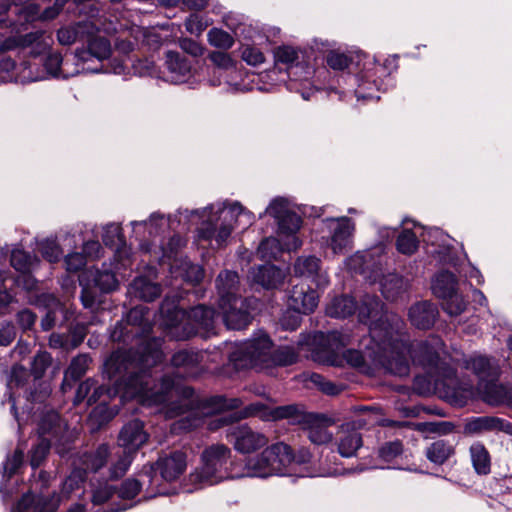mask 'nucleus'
Listing matches in <instances>:
<instances>
[{"instance_id": "1", "label": "nucleus", "mask_w": 512, "mask_h": 512, "mask_svg": "<svg viewBox=\"0 0 512 512\" xmlns=\"http://www.w3.org/2000/svg\"><path fill=\"white\" fill-rule=\"evenodd\" d=\"M163 340L159 337L141 339L137 349L114 351L104 363L105 373L116 388L96 384L92 387L87 405H107L117 390L131 396H141L148 404H163L174 387L173 378L163 375L159 381L152 369L162 361Z\"/></svg>"}, {"instance_id": "2", "label": "nucleus", "mask_w": 512, "mask_h": 512, "mask_svg": "<svg viewBox=\"0 0 512 512\" xmlns=\"http://www.w3.org/2000/svg\"><path fill=\"white\" fill-rule=\"evenodd\" d=\"M388 343L384 340L370 342L368 336H364L359 343L360 349L344 350L348 344V335L339 331H317L310 341L312 358L316 362L338 366L343 359L366 374L373 373L374 368H383L394 376H408L410 367L406 357L407 346L396 349Z\"/></svg>"}, {"instance_id": "3", "label": "nucleus", "mask_w": 512, "mask_h": 512, "mask_svg": "<svg viewBox=\"0 0 512 512\" xmlns=\"http://www.w3.org/2000/svg\"><path fill=\"white\" fill-rule=\"evenodd\" d=\"M174 387L168 395L167 404L174 390L178 391L175 380ZM181 400L173 402L167 411L169 417L180 416L172 426L174 433H186L200 427L204 422V416L219 413L223 410L237 409L242 405L239 398H227L224 395L200 396L192 387H182L180 391ZM164 405V403L162 404Z\"/></svg>"}, {"instance_id": "4", "label": "nucleus", "mask_w": 512, "mask_h": 512, "mask_svg": "<svg viewBox=\"0 0 512 512\" xmlns=\"http://www.w3.org/2000/svg\"><path fill=\"white\" fill-rule=\"evenodd\" d=\"M181 299L179 293L172 292L161 302L160 315L167 336L184 341L214 329L215 309L200 304L186 311L180 306Z\"/></svg>"}, {"instance_id": "5", "label": "nucleus", "mask_w": 512, "mask_h": 512, "mask_svg": "<svg viewBox=\"0 0 512 512\" xmlns=\"http://www.w3.org/2000/svg\"><path fill=\"white\" fill-rule=\"evenodd\" d=\"M207 217L198 229L201 240L215 241L216 247L223 246L235 227H249L255 220L252 212L246 210L239 202L211 204L203 209L190 211V216Z\"/></svg>"}, {"instance_id": "6", "label": "nucleus", "mask_w": 512, "mask_h": 512, "mask_svg": "<svg viewBox=\"0 0 512 512\" xmlns=\"http://www.w3.org/2000/svg\"><path fill=\"white\" fill-rule=\"evenodd\" d=\"M272 349V342L267 334H260L238 346L230 353L229 362L235 370L249 368L265 369L271 366H289L297 362L298 355L293 348L280 347Z\"/></svg>"}, {"instance_id": "7", "label": "nucleus", "mask_w": 512, "mask_h": 512, "mask_svg": "<svg viewBox=\"0 0 512 512\" xmlns=\"http://www.w3.org/2000/svg\"><path fill=\"white\" fill-rule=\"evenodd\" d=\"M242 477L241 462L232 457L228 446L217 443L202 451L201 466L190 473L189 482L195 489H199L227 479Z\"/></svg>"}, {"instance_id": "8", "label": "nucleus", "mask_w": 512, "mask_h": 512, "mask_svg": "<svg viewBox=\"0 0 512 512\" xmlns=\"http://www.w3.org/2000/svg\"><path fill=\"white\" fill-rule=\"evenodd\" d=\"M359 321L369 326L368 340L388 341V345L403 349L401 341L404 321L395 313L384 311V304L377 296L366 295L358 307Z\"/></svg>"}, {"instance_id": "9", "label": "nucleus", "mask_w": 512, "mask_h": 512, "mask_svg": "<svg viewBox=\"0 0 512 512\" xmlns=\"http://www.w3.org/2000/svg\"><path fill=\"white\" fill-rule=\"evenodd\" d=\"M234 415L219 416L209 423V428L215 430L226 427V439L234 449L241 454H250L263 448L268 438L260 432L254 431L247 424H234Z\"/></svg>"}, {"instance_id": "10", "label": "nucleus", "mask_w": 512, "mask_h": 512, "mask_svg": "<svg viewBox=\"0 0 512 512\" xmlns=\"http://www.w3.org/2000/svg\"><path fill=\"white\" fill-rule=\"evenodd\" d=\"M82 42L86 43V47L76 49L74 55L77 67H80V71L91 73L103 71V61L112 53L109 39L99 35V29L93 22V30L85 35Z\"/></svg>"}, {"instance_id": "11", "label": "nucleus", "mask_w": 512, "mask_h": 512, "mask_svg": "<svg viewBox=\"0 0 512 512\" xmlns=\"http://www.w3.org/2000/svg\"><path fill=\"white\" fill-rule=\"evenodd\" d=\"M265 213L277 221L279 236L287 238L288 241L284 244L285 248L288 251L297 250L302 245L296 236L302 224L301 217L288 208V203L284 198H275L271 201Z\"/></svg>"}, {"instance_id": "12", "label": "nucleus", "mask_w": 512, "mask_h": 512, "mask_svg": "<svg viewBox=\"0 0 512 512\" xmlns=\"http://www.w3.org/2000/svg\"><path fill=\"white\" fill-rule=\"evenodd\" d=\"M92 283L84 285L83 280L80 279L82 286L80 299L85 308L95 310L101 303L102 294L115 290L118 280L111 270L104 268L93 273Z\"/></svg>"}, {"instance_id": "13", "label": "nucleus", "mask_w": 512, "mask_h": 512, "mask_svg": "<svg viewBox=\"0 0 512 512\" xmlns=\"http://www.w3.org/2000/svg\"><path fill=\"white\" fill-rule=\"evenodd\" d=\"M401 341L408 349L406 354L407 360L411 357L414 362L421 365L429 374L442 372L444 378H452L455 375L454 369L441 361L439 353L427 341L419 343L413 351L406 342L402 339ZM408 362L410 363V361Z\"/></svg>"}, {"instance_id": "14", "label": "nucleus", "mask_w": 512, "mask_h": 512, "mask_svg": "<svg viewBox=\"0 0 512 512\" xmlns=\"http://www.w3.org/2000/svg\"><path fill=\"white\" fill-rule=\"evenodd\" d=\"M144 486H147L149 497L162 494V491L158 488L159 479L155 475L154 465L144 466L138 474V478H128L123 481L120 487L116 488V493L121 500H131L138 495Z\"/></svg>"}, {"instance_id": "15", "label": "nucleus", "mask_w": 512, "mask_h": 512, "mask_svg": "<svg viewBox=\"0 0 512 512\" xmlns=\"http://www.w3.org/2000/svg\"><path fill=\"white\" fill-rule=\"evenodd\" d=\"M328 227L331 232L330 247L335 254H345L352 249L355 223L349 217L328 218Z\"/></svg>"}, {"instance_id": "16", "label": "nucleus", "mask_w": 512, "mask_h": 512, "mask_svg": "<svg viewBox=\"0 0 512 512\" xmlns=\"http://www.w3.org/2000/svg\"><path fill=\"white\" fill-rule=\"evenodd\" d=\"M218 295V307H227L230 303L241 302L242 286L237 272L231 270L221 271L215 280Z\"/></svg>"}, {"instance_id": "17", "label": "nucleus", "mask_w": 512, "mask_h": 512, "mask_svg": "<svg viewBox=\"0 0 512 512\" xmlns=\"http://www.w3.org/2000/svg\"><path fill=\"white\" fill-rule=\"evenodd\" d=\"M257 300L244 298L241 302H234L227 307H218L223 315V321L228 329L241 330L246 328L252 320L250 309H254Z\"/></svg>"}, {"instance_id": "18", "label": "nucleus", "mask_w": 512, "mask_h": 512, "mask_svg": "<svg viewBox=\"0 0 512 512\" xmlns=\"http://www.w3.org/2000/svg\"><path fill=\"white\" fill-rule=\"evenodd\" d=\"M154 470L159 471L161 478L167 482L178 479L186 470L187 467V454L182 450H171L163 452L157 462L155 463Z\"/></svg>"}, {"instance_id": "19", "label": "nucleus", "mask_w": 512, "mask_h": 512, "mask_svg": "<svg viewBox=\"0 0 512 512\" xmlns=\"http://www.w3.org/2000/svg\"><path fill=\"white\" fill-rule=\"evenodd\" d=\"M317 291L304 283L296 284L288 293V307L297 313H312L318 305Z\"/></svg>"}, {"instance_id": "20", "label": "nucleus", "mask_w": 512, "mask_h": 512, "mask_svg": "<svg viewBox=\"0 0 512 512\" xmlns=\"http://www.w3.org/2000/svg\"><path fill=\"white\" fill-rule=\"evenodd\" d=\"M320 264L321 260L316 256H300L294 263V274L311 279L318 289H323L329 284V279L327 274L321 271Z\"/></svg>"}, {"instance_id": "21", "label": "nucleus", "mask_w": 512, "mask_h": 512, "mask_svg": "<svg viewBox=\"0 0 512 512\" xmlns=\"http://www.w3.org/2000/svg\"><path fill=\"white\" fill-rule=\"evenodd\" d=\"M148 433L144 430V423L135 419L123 426L119 433L118 444L124 450L135 454L148 440Z\"/></svg>"}, {"instance_id": "22", "label": "nucleus", "mask_w": 512, "mask_h": 512, "mask_svg": "<svg viewBox=\"0 0 512 512\" xmlns=\"http://www.w3.org/2000/svg\"><path fill=\"white\" fill-rule=\"evenodd\" d=\"M58 499L54 495H35L27 492L17 501L14 512H56Z\"/></svg>"}, {"instance_id": "23", "label": "nucleus", "mask_w": 512, "mask_h": 512, "mask_svg": "<svg viewBox=\"0 0 512 512\" xmlns=\"http://www.w3.org/2000/svg\"><path fill=\"white\" fill-rule=\"evenodd\" d=\"M439 316L437 306L430 301H420L409 308L408 317L411 324L420 330L432 328Z\"/></svg>"}, {"instance_id": "24", "label": "nucleus", "mask_w": 512, "mask_h": 512, "mask_svg": "<svg viewBox=\"0 0 512 512\" xmlns=\"http://www.w3.org/2000/svg\"><path fill=\"white\" fill-rule=\"evenodd\" d=\"M302 421L309 424L307 437L313 444L322 445L332 440V434L327 430V426L332 424V420L326 415L307 413L302 417Z\"/></svg>"}, {"instance_id": "25", "label": "nucleus", "mask_w": 512, "mask_h": 512, "mask_svg": "<svg viewBox=\"0 0 512 512\" xmlns=\"http://www.w3.org/2000/svg\"><path fill=\"white\" fill-rule=\"evenodd\" d=\"M203 355L192 349H182L171 357V365L182 377H194L198 374Z\"/></svg>"}, {"instance_id": "26", "label": "nucleus", "mask_w": 512, "mask_h": 512, "mask_svg": "<svg viewBox=\"0 0 512 512\" xmlns=\"http://www.w3.org/2000/svg\"><path fill=\"white\" fill-rule=\"evenodd\" d=\"M38 433L40 439H49L53 444L61 442L66 434V426L60 414L53 410L44 413L38 424Z\"/></svg>"}, {"instance_id": "27", "label": "nucleus", "mask_w": 512, "mask_h": 512, "mask_svg": "<svg viewBox=\"0 0 512 512\" xmlns=\"http://www.w3.org/2000/svg\"><path fill=\"white\" fill-rule=\"evenodd\" d=\"M165 65L169 73L166 80L172 83H183L191 75V62L180 52L167 51Z\"/></svg>"}, {"instance_id": "28", "label": "nucleus", "mask_w": 512, "mask_h": 512, "mask_svg": "<svg viewBox=\"0 0 512 512\" xmlns=\"http://www.w3.org/2000/svg\"><path fill=\"white\" fill-rule=\"evenodd\" d=\"M338 453L344 458H350L357 455V451L363 446L362 434L351 427L349 423L341 426L337 440Z\"/></svg>"}, {"instance_id": "29", "label": "nucleus", "mask_w": 512, "mask_h": 512, "mask_svg": "<svg viewBox=\"0 0 512 512\" xmlns=\"http://www.w3.org/2000/svg\"><path fill=\"white\" fill-rule=\"evenodd\" d=\"M465 430L473 434L484 431H500L512 436V423L496 416H479L472 418L466 424Z\"/></svg>"}, {"instance_id": "30", "label": "nucleus", "mask_w": 512, "mask_h": 512, "mask_svg": "<svg viewBox=\"0 0 512 512\" xmlns=\"http://www.w3.org/2000/svg\"><path fill=\"white\" fill-rule=\"evenodd\" d=\"M272 451L265 448L260 454L250 457L246 460L245 464H241L243 470V477H260L267 478L275 475V469L272 467L271 455Z\"/></svg>"}, {"instance_id": "31", "label": "nucleus", "mask_w": 512, "mask_h": 512, "mask_svg": "<svg viewBox=\"0 0 512 512\" xmlns=\"http://www.w3.org/2000/svg\"><path fill=\"white\" fill-rule=\"evenodd\" d=\"M90 363L91 357L88 354H79L71 360L70 365L64 372L61 384L63 393L71 390L75 383L85 375Z\"/></svg>"}, {"instance_id": "32", "label": "nucleus", "mask_w": 512, "mask_h": 512, "mask_svg": "<svg viewBox=\"0 0 512 512\" xmlns=\"http://www.w3.org/2000/svg\"><path fill=\"white\" fill-rule=\"evenodd\" d=\"M128 293L145 302H151L161 295L162 288L160 284L140 276L130 283Z\"/></svg>"}, {"instance_id": "33", "label": "nucleus", "mask_w": 512, "mask_h": 512, "mask_svg": "<svg viewBox=\"0 0 512 512\" xmlns=\"http://www.w3.org/2000/svg\"><path fill=\"white\" fill-rule=\"evenodd\" d=\"M252 279L265 289H276L282 284L284 274L275 265H261L253 271Z\"/></svg>"}, {"instance_id": "34", "label": "nucleus", "mask_w": 512, "mask_h": 512, "mask_svg": "<svg viewBox=\"0 0 512 512\" xmlns=\"http://www.w3.org/2000/svg\"><path fill=\"white\" fill-rule=\"evenodd\" d=\"M93 30V21H79L73 25L61 27L57 31V39L61 45H71L83 41L85 35Z\"/></svg>"}, {"instance_id": "35", "label": "nucleus", "mask_w": 512, "mask_h": 512, "mask_svg": "<svg viewBox=\"0 0 512 512\" xmlns=\"http://www.w3.org/2000/svg\"><path fill=\"white\" fill-rule=\"evenodd\" d=\"M357 303L352 296L340 295L334 297L326 307V314L332 318H346L355 313Z\"/></svg>"}, {"instance_id": "36", "label": "nucleus", "mask_w": 512, "mask_h": 512, "mask_svg": "<svg viewBox=\"0 0 512 512\" xmlns=\"http://www.w3.org/2000/svg\"><path fill=\"white\" fill-rule=\"evenodd\" d=\"M109 446L101 444L96 450L85 452L80 457L84 472H98L106 463L109 457Z\"/></svg>"}, {"instance_id": "37", "label": "nucleus", "mask_w": 512, "mask_h": 512, "mask_svg": "<svg viewBox=\"0 0 512 512\" xmlns=\"http://www.w3.org/2000/svg\"><path fill=\"white\" fill-rule=\"evenodd\" d=\"M272 451L271 458L272 467L275 469V475H285L287 468L290 466L291 446L277 442L267 447Z\"/></svg>"}, {"instance_id": "38", "label": "nucleus", "mask_w": 512, "mask_h": 512, "mask_svg": "<svg viewBox=\"0 0 512 512\" xmlns=\"http://www.w3.org/2000/svg\"><path fill=\"white\" fill-rule=\"evenodd\" d=\"M272 451L271 458L272 467L275 469V475H285L287 468L290 466L291 446L277 442L267 447Z\"/></svg>"}, {"instance_id": "39", "label": "nucleus", "mask_w": 512, "mask_h": 512, "mask_svg": "<svg viewBox=\"0 0 512 512\" xmlns=\"http://www.w3.org/2000/svg\"><path fill=\"white\" fill-rule=\"evenodd\" d=\"M432 290L436 297L446 299L457 292L456 276L447 270L438 273L433 280Z\"/></svg>"}, {"instance_id": "40", "label": "nucleus", "mask_w": 512, "mask_h": 512, "mask_svg": "<svg viewBox=\"0 0 512 512\" xmlns=\"http://www.w3.org/2000/svg\"><path fill=\"white\" fill-rule=\"evenodd\" d=\"M472 466L478 475H488L491 471V457L481 442H475L470 446Z\"/></svg>"}, {"instance_id": "41", "label": "nucleus", "mask_w": 512, "mask_h": 512, "mask_svg": "<svg viewBox=\"0 0 512 512\" xmlns=\"http://www.w3.org/2000/svg\"><path fill=\"white\" fill-rule=\"evenodd\" d=\"M454 453L453 445L443 439L434 441L425 449L427 459L436 465L444 464Z\"/></svg>"}, {"instance_id": "42", "label": "nucleus", "mask_w": 512, "mask_h": 512, "mask_svg": "<svg viewBox=\"0 0 512 512\" xmlns=\"http://www.w3.org/2000/svg\"><path fill=\"white\" fill-rule=\"evenodd\" d=\"M63 58L60 53H49L44 59V68L47 73L52 77H63L68 78L74 76L80 72V68L77 67L74 71L67 69L68 62H65L63 67Z\"/></svg>"}, {"instance_id": "43", "label": "nucleus", "mask_w": 512, "mask_h": 512, "mask_svg": "<svg viewBox=\"0 0 512 512\" xmlns=\"http://www.w3.org/2000/svg\"><path fill=\"white\" fill-rule=\"evenodd\" d=\"M148 309L144 306H136L127 313L123 319L130 329L138 331V338H143L148 332L149 324L147 320Z\"/></svg>"}, {"instance_id": "44", "label": "nucleus", "mask_w": 512, "mask_h": 512, "mask_svg": "<svg viewBox=\"0 0 512 512\" xmlns=\"http://www.w3.org/2000/svg\"><path fill=\"white\" fill-rule=\"evenodd\" d=\"M274 58L276 63H282L288 65L287 73L288 76L296 75L298 70H303L304 67L299 63L295 62L298 60V52L291 46H281L275 50Z\"/></svg>"}, {"instance_id": "45", "label": "nucleus", "mask_w": 512, "mask_h": 512, "mask_svg": "<svg viewBox=\"0 0 512 512\" xmlns=\"http://www.w3.org/2000/svg\"><path fill=\"white\" fill-rule=\"evenodd\" d=\"M102 241L106 246L116 248L117 252L120 253L119 248L125 245V237L120 225L116 223H109L104 226Z\"/></svg>"}, {"instance_id": "46", "label": "nucleus", "mask_w": 512, "mask_h": 512, "mask_svg": "<svg viewBox=\"0 0 512 512\" xmlns=\"http://www.w3.org/2000/svg\"><path fill=\"white\" fill-rule=\"evenodd\" d=\"M133 453H130L129 450L122 449L117 453V460L112 463L109 468V479L116 480L122 477L127 470L129 469L133 459Z\"/></svg>"}, {"instance_id": "47", "label": "nucleus", "mask_w": 512, "mask_h": 512, "mask_svg": "<svg viewBox=\"0 0 512 512\" xmlns=\"http://www.w3.org/2000/svg\"><path fill=\"white\" fill-rule=\"evenodd\" d=\"M35 261L36 258L34 256L22 249H13L11 252V266L23 274L30 273Z\"/></svg>"}, {"instance_id": "48", "label": "nucleus", "mask_w": 512, "mask_h": 512, "mask_svg": "<svg viewBox=\"0 0 512 512\" xmlns=\"http://www.w3.org/2000/svg\"><path fill=\"white\" fill-rule=\"evenodd\" d=\"M419 246V240L412 230L404 229L396 239L398 252L404 255L414 254Z\"/></svg>"}, {"instance_id": "49", "label": "nucleus", "mask_w": 512, "mask_h": 512, "mask_svg": "<svg viewBox=\"0 0 512 512\" xmlns=\"http://www.w3.org/2000/svg\"><path fill=\"white\" fill-rule=\"evenodd\" d=\"M138 338V331L130 329L124 320L118 321L110 332V339L113 342L130 344Z\"/></svg>"}, {"instance_id": "50", "label": "nucleus", "mask_w": 512, "mask_h": 512, "mask_svg": "<svg viewBox=\"0 0 512 512\" xmlns=\"http://www.w3.org/2000/svg\"><path fill=\"white\" fill-rule=\"evenodd\" d=\"M44 34L43 30H36L20 35L21 48L32 47L33 54H40L47 46L44 41Z\"/></svg>"}, {"instance_id": "51", "label": "nucleus", "mask_w": 512, "mask_h": 512, "mask_svg": "<svg viewBox=\"0 0 512 512\" xmlns=\"http://www.w3.org/2000/svg\"><path fill=\"white\" fill-rule=\"evenodd\" d=\"M52 363V356L47 351H39L33 357L30 372L35 380L41 379Z\"/></svg>"}, {"instance_id": "52", "label": "nucleus", "mask_w": 512, "mask_h": 512, "mask_svg": "<svg viewBox=\"0 0 512 512\" xmlns=\"http://www.w3.org/2000/svg\"><path fill=\"white\" fill-rule=\"evenodd\" d=\"M467 307V301L458 292L442 299V309L450 316L462 314Z\"/></svg>"}, {"instance_id": "53", "label": "nucleus", "mask_w": 512, "mask_h": 512, "mask_svg": "<svg viewBox=\"0 0 512 512\" xmlns=\"http://www.w3.org/2000/svg\"><path fill=\"white\" fill-rule=\"evenodd\" d=\"M310 380L322 393L329 396H336L344 390V385L335 384L318 373H312Z\"/></svg>"}, {"instance_id": "54", "label": "nucleus", "mask_w": 512, "mask_h": 512, "mask_svg": "<svg viewBox=\"0 0 512 512\" xmlns=\"http://www.w3.org/2000/svg\"><path fill=\"white\" fill-rule=\"evenodd\" d=\"M53 443L49 439H40L30 451V465L32 469H37L46 459Z\"/></svg>"}, {"instance_id": "55", "label": "nucleus", "mask_w": 512, "mask_h": 512, "mask_svg": "<svg viewBox=\"0 0 512 512\" xmlns=\"http://www.w3.org/2000/svg\"><path fill=\"white\" fill-rule=\"evenodd\" d=\"M436 377L430 375L429 377L426 375H416L413 380V390L416 394L425 396L431 393L432 391V382L435 385H439L440 376L442 372L436 373Z\"/></svg>"}, {"instance_id": "56", "label": "nucleus", "mask_w": 512, "mask_h": 512, "mask_svg": "<svg viewBox=\"0 0 512 512\" xmlns=\"http://www.w3.org/2000/svg\"><path fill=\"white\" fill-rule=\"evenodd\" d=\"M510 392L511 389H507L503 385H489L486 388L485 400L494 406L506 405Z\"/></svg>"}, {"instance_id": "57", "label": "nucleus", "mask_w": 512, "mask_h": 512, "mask_svg": "<svg viewBox=\"0 0 512 512\" xmlns=\"http://www.w3.org/2000/svg\"><path fill=\"white\" fill-rule=\"evenodd\" d=\"M60 12L61 11L54 5L45 8L40 15L39 7L37 5L31 4L24 9L25 19L27 21H34L35 19L44 21L53 20L60 14Z\"/></svg>"}, {"instance_id": "58", "label": "nucleus", "mask_w": 512, "mask_h": 512, "mask_svg": "<svg viewBox=\"0 0 512 512\" xmlns=\"http://www.w3.org/2000/svg\"><path fill=\"white\" fill-rule=\"evenodd\" d=\"M403 453L402 441L396 439L383 443L378 449V456L385 462H391Z\"/></svg>"}, {"instance_id": "59", "label": "nucleus", "mask_w": 512, "mask_h": 512, "mask_svg": "<svg viewBox=\"0 0 512 512\" xmlns=\"http://www.w3.org/2000/svg\"><path fill=\"white\" fill-rule=\"evenodd\" d=\"M209 43L217 48L229 49L234 44L233 37L226 31L218 28H212L208 32Z\"/></svg>"}, {"instance_id": "60", "label": "nucleus", "mask_w": 512, "mask_h": 512, "mask_svg": "<svg viewBox=\"0 0 512 512\" xmlns=\"http://www.w3.org/2000/svg\"><path fill=\"white\" fill-rule=\"evenodd\" d=\"M466 368L471 370L479 378L484 379L490 374L491 364L487 357L477 356L466 362Z\"/></svg>"}, {"instance_id": "61", "label": "nucleus", "mask_w": 512, "mask_h": 512, "mask_svg": "<svg viewBox=\"0 0 512 512\" xmlns=\"http://www.w3.org/2000/svg\"><path fill=\"white\" fill-rule=\"evenodd\" d=\"M115 494V486L108 483L100 484L92 490L91 501L93 505H102L110 500Z\"/></svg>"}, {"instance_id": "62", "label": "nucleus", "mask_w": 512, "mask_h": 512, "mask_svg": "<svg viewBox=\"0 0 512 512\" xmlns=\"http://www.w3.org/2000/svg\"><path fill=\"white\" fill-rule=\"evenodd\" d=\"M402 291V279L393 276L390 278H386L381 283V292L382 295L387 300H394Z\"/></svg>"}, {"instance_id": "63", "label": "nucleus", "mask_w": 512, "mask_h": 512, "mask_svg": "<svg viewBox=\"0 0 512 512\" xmlns=\"http://www.w3.org/2000/svg\"><path fill=\"white\" fill-rule=\"evenodd\" d=\"M24 460V453L21 449H16L12 456L7 457L3 463V477L10 478L21 467Z\"/></svg>"}, {"instance_id": "64", "label": "nucleus", "mask_w": 512, "mask_h": 512, "mask_svg": "<svg viewBox=\"0 0 512 512\" xmlns=\"http://www.w3.org/2000/svg\"><path fill=\"white\" fill-rule=\"evenodd\" d=\"M88 333V325L83 322H77L70 329V333L67 335L70 343V348L73 350L77 348L85 339Z\"/></svg>"}]
</instances>
